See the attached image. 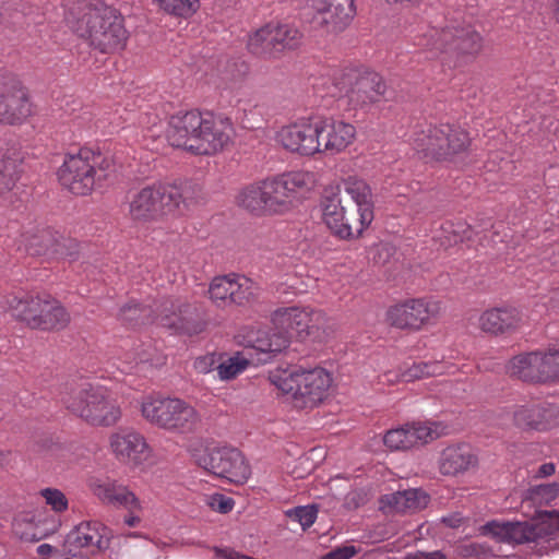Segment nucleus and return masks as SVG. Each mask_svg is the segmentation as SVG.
I'll return each instance as SVG.
<instances>
[{
  "label": "nucleus",
  "mask_w": 559,
  "mask_h": 559,
  "mask_svg": "<svg viewBox=\"0 0 559 559\" xmlns=\"http://www.w3.org/2000/svg\"><path fill=\"white\" fill-rule=\"evenodd\" d=\"M321 206L325 225L342 239L359 236L373 219L372 192L361 179L325 189Z\"/></svg>",
  "instance_id": "nucleus-1"
},
{
  "label": "nucleus",
  "mask_w": 559,
  "mask_h": 559,
  "mask_svg": "<svg viewBox=\"0 0 559 559\" xmlns=\"http://www.w3.org/2000/svg\"><path fill=\"white\" fill-rule=\"evenodd\" d=\"M64 21L100 52L122 49L128 39L123 17L100 0H63Z\"/></svg>",
  "instance_id": "nucleus-2"
},
{
  "label": "nucleus",
  "mask_w": 559,
  "mask_h": 559,
  "mask_svg": "<svg viewBox=\"0 0 559 559\" xmlns=\"http://www.w3.org/2000/svg\"><path fill=\"white\" fill-rule=\"evenodd\" d=\"M200 192V186L192 181L146 185L130 193L128 213L135 222H155L197 202Z\"/></svg>",
  "instance_id": "nucleus-3"
},
{
  "label": "nucleus",
  "mask_w": 559,
  "mask_h": 559,
  "mask_svg": "<svg viewBox=\"0 0 559 559\" xmlns=\"http://www.w3.org/2000/svg\"><path fill=\"white\" fill-rule=\"evenodd\" d=\"M109 167L99 154L84 148L78 154L67 155L57 175L61 186L73 194L87 195L108 178Z\"/></svg>",
  "instance_id": "nucleus-4"
},
{
  "label": "nucleus",
  "mask_w": 559,
  "mask_h": 559,
  "mask_svg": "<svg viewBox=\"0 0 559 559\" xmlns=\"http://www.w3.org/2000/svg\"><path fill=\"white\" fill-rule=\"evenodd\" d=\"M418 46L451 58L469 59L483 49V37L472 25L451 22L444 27H430L418 38Z\"/></svg>",
  "instance_id": "nucleus-5"
},
{
  "label": "nucleus",
  "mask_w": 559,
  "mask_h": 559,
  "mask_svg": "<svg viewBox=\"0 0 559 559\" xmlns=\"http://www.w3.org/2000/svg\"><path fill=\"white\" fill-rule=\"evenodd\" d=\"M4 309L32 329L60 330L70 322L63 306L49 296H16L5 298Z\"/></svg>",
  "instance_id": "nucleus-6"
},
{
  "label": "nucleus",
  "mask_w": 559,
  "mask_h": 559,
  "mask_svg": "<svg viewBox=\"0 0 559 559\" xmlns=\"http://www.w3.org/2000/svg\"><path fill=\"white\" fill-rule=\"evenodd\" d=\"M67 408L92 426L110 427L121 418L118 402L102 386L87 384L64 399Z\"/></svg>",
  "instance_id": "nucleus-7"
},
{
  "label": "nucleus",
  "mask_w": 559,
  "mask_h": 559,
  "mask_svg": "<svg viewBox=\"0 0 559 559\" xmlns=\"http://www.w3.org/2000/svg\"><path fill=\"white\" fill-rule=\"evenodd\" d=\"M274 383L284 394L290 396L295 407L312 408L329 395L332 378L323 368H314L285 371Z\"/></svg>",
  "instance_id": "nucleus-8"
},
{
  "label": "nucleus",
  "mask_w": 559,
  "mask_h": 559,
  "mask_svg": "<svg viewBox=\"0 0 559 559\" xmlns=\"http://www.w3.org/2000/svg\"><path fill=\"white\" fill-rule=\"evenodd\" d=\"M335 96L347 99L353 108H366L384 97L386 84L382 76L369 70L344 69L333 76Z\"/></svg>",
  "instance_id": "nucleus-9"
},
{
  "label": "nucleus",
  "mask_w": 559,
  "mask_h": 559,
  "mask_svg": "<svg viewBox=\"0 0 559 559\" xmlns=\"http://www.w3.org/2000/svg\"><path fill=\"white\" fill-rule=\"evenodd\" d=\"M141 412L151 424L177 432H190L201 420L197 409L180 399L147 397L142 403Z\"/></svg>",
  "instance_id": "nucleus-10"
},
{
  "label": "nucleus",
  "mask_w": 559,
  "mask_h": 559,
  "mask_svg": "<svg viewBox=\"0 0 559 559\" xmlns=\"http://www.w3.org/2000/svg\"><path fill=\"white\" fill-rule=\"evenodd\" d=\"M481 534L492 537L499 543L521 545L538 543L547 539L556 531L549 520L525 522L491 521L480 527Z\"/></svg>",
  "instance_id": "nucleus-11"
},
{
  "label": "nucleus",
  "mask_w": 559,
  "mask_h": 559,
  "mask_svg": "<svg viewBox=\"0 0 559 559\" xmlns=\"http://www.w3.org/2000/svg\"><path fill=\"white\" fill-rule=\"evenodd\" d=\"M316 185V175L309 171H292L264 180L272 214H282L294 206L297 193Z\"/></svg>",
  "instance_id": "nucleus-12"
},
{
  "label": "nucleus",
  "mask_w": 559,
  "mask_h": 559,
  "mask_svg": "<svg viewBox=\"0 0 559 559\" xmlns=\"http://www.w3.org/2000/svg\"><path fill=\"white\" fill-rule=\"evenodd\" d=\"M310 23L323 34L343 32L355 15L354 0H308Z\"/></svg>",
  "instance_id": "nucleus-13"
},
{
  "label": "nucleus",
  "mask_w": 559,
  "mask_h": 559,
  "mask_svg": "<svg viewBox=\"0 0 559 559\" xmlns=\"http://www.w3.org/2000/svg\"><path fill=\"white\" fill-rule=\"evenodd\" d=\"M198 463L209 473L235 484L243 483L250 475L242 454L234 448L211 449L199 457Z\"/></svg>",
  "instance_id": "nucleus-14"
},
{
  "label": "nucleus",
  "mask_w": 559,
  "mask_h": 559,
  "mask_svg": "<svg viewBox=\"0 0 559 559\" xmlns=\"http://www.w3.org/2000/svg\"><path fill=\"white\" fill-rule=\"evenodd\" d=\"M319 118H301L283 127L277 140L292 153L310 156L320 153Z\"/></svg>",
  "instance_id": "nucleus-15"
},
{
  "label": "nucleus",
  "mask_w": 559,
  "mask_h": 559,
  "mask_svg": "<svg viewBox=\"0 0 559 559\" xmlns=\"http://www.w3.org/2000/svg\"><path fill=\"white\" fill-rule=\"evenodd\" d=\"M158 320L163 326L189 335L198 334L204 329L199 309L179 299L163 302L159 306Z\"/></svg>",
  "instance_id": "nucleus-16"
},
{
  "label": "nucleus",
  "mask_w": 559,
  "mask_h": 559,
  "mask_svg": "<svg viewBox=\"0 0 559 559\" xmlns=\"http://www.w3.org/2000/svg\"><path fill=\"white\" fill-rule=\"evenodd\" d=\"M209 295L218 307L241 306L254 298L255 288L251 280L245 276L225 275L212 281Z\"/></svg>",
  "instance_id": "nucleus-17"
},
{
  "label": "nucleus",
  "mask_w": 559,
  "mask_h": 559,
  "mask_svg": "<svg viewBox=\"0 0 559 559\" xmlns=\"http://www.w3.org/2000/svg\"><path fill=\"white\" fill-rule=\"evenodd\" d=\"M440 312L437 301L412 299L389 309V322L399 329L418 330L429 323Z\"/></svg>",
  "instance_id": "nucleus-18"
},
{
  "label": "nucleus",
  "mask_w": 559,
  "mask_h": 559,
  "mask_svg": "<svg viewBox=\"0 0 559 559\" xmlns=\"http://www.w3.org/2000/svg\"><path fill=\"white\" fill-rule=\"evenodd\" d=\"M513 424L525 431H544L559 425V405L527 403L512 409Z\"/></svg>",
  "instance_id": "nucleus-19"
},
{
  "label": "nucleus",
  "mask_w": 559,
  "mask_h": 559,
  "mask_svg": "<svg viewBox=\"0 0 559 559\" xmlns=\"http://www.w3.org/2000/svg\"><path fill=\"white\" fill-rule=\"evenodd\" d=\"M31 115L27 93L15 79H0V122L13 124Z\"/></svg>",
  "instance_id": "nucleus-20"
},
{
  "label": "nucleus",
  "mask_w": 559,
  "mask_h": 559,
  "mask_svg": "<svg viewBox=\"0 0 559 559\" xmlns=\"http://www.w3.org/2000/svg\"><path fill=\"white\" fill-rule=\"evenodd\" d=\"M438 437L436 424H413L389 430L383 437V442L390 450L405 451L426 444Z\"/></svg>",
  "instance_id": "nucleus-21"
},
{
  "label": "nucleus",
  "mask_w": 559,
  "mask_h": 559,
  "mask_svg": "<svg viewBox=\"0 0 559 559\" xmlns=\"http://www.w3.org/2000/svg\"><path fill=\"white\" fill-rule=\"evenodd\" d=\"M109 447L116 459L123 463L140 464L148 455V445L139 432L121 428L109 437Z\"/></svg>",
  "instance_id": "nucleus-22"
},
{
  "label": "nucleus",
  "mask_w": 559,
  "mask_h": 559,
  "mask_svg": "<svg viewBox=\"0 0 559 559\" xmlns=\"http://www.w3.org/2000/svg\"><path fill=\"white\" fill-rule=\"evenodd\" d=\"M430 501L429 495L421 488H409L382 495L379 510L386 515L413 514L425 509Z\"/></svg>",
  "instance_id": "nucleus-23"
},
{
  "label": "nucleus",
  "mask_w": 559,
  "mask_h": 559,
  "mask_svg": "<svg viewBox=\"0 0 559 559\" xmlns=\"http://www.w3.org/2000/svg\"><path fill=\"white\" fill-rule=\"evenodd\" d=\"M545 354L543 350L522 353L511 358L506 365V372L511 378L531 383L548 382V368L545 364Z\"/></svg>",
  "instance_id": "nucleus-24"
},
{
  "label": "nucleus",
  "mask_w": 559,
  "mask_h": 559,
  "mask_svg": "<svg viewBox=\"0 0 559 559\" xmlns=\"http://www.w3.org/2000/svg\"><path fill=\"white\" fill-rule=\"evenodd\" d=\"M356 130L350 123L319 118L320 153L342 152L353 142Z\"/></svg>",
  "instance_id": "nucleus-25"
},
{
  "label": "nucleus",
  "mask_w": 559,
  "mask_h": 559,
  "mask_svg": "<svg viewBox=\"0 0 559 559\" xmlns=\"http://www.w3.org/2000/svg\"><path fill=\"white\" fill-rule=\"evenodd\" d=\"M522 321L515 308H495L481 313L478 322L481 331L497 335L516 330Z\"/></svg>",
  "instance_id": "nucleus-26"
},
{
  "label": "nucleus",
  "mask_w": 559,
  "mask_h": 559,
  "mask_svg": "<svg viewBox=\"0 0 559 559\" xmlns=\"http://www.w3.org/2000/svg\"><path fill=\"white\" fill-rule=\"evenodd\" d=\"M64 548L72 556L80 555L84 549L93 552L102 548V535L96 524L82 522L66 537Z\"/></svg>",
  "instance_id": "nucleus-27"
},
{
  "label": "nucleus",
  "mask_w": 559,
  "mask_h": 559,
  "mask_svg": "<svg viewBox=\"0 0 559 559\" xmlns=\"http://www.w3.org/2000/svg\"><path fill=\"white\" fill-rule=\"evenodd\" d=\"M245 347L255 349L257 352L267 355L271 353H280L288 345V337L283 333H270L260 328H249L239 335Z\"/></svg>",
  "instance_id": "nucleus-28"
},
{
  "label": "nucleus",
  "mask_w": 559,
  "mask_h": 559,
  "mask_svg": "<svg viewBox=\"0 0 559 559\" xmlns=\"http://www.w3.org/2000/svg\"><path fill=\"white\" fill-rule=\"evenodd\" d=\"M201 114L198 111H187L178 114L169 119L166 138L174 147L187 151L189 138L200 127Z\"/></svg>",
  "instance_id": "nucleus-29"
},
{
  "label": "nucleus",
  "mask_w": 559,
  "mask_h": 559,
  "mask_svg": "<svg viewBox=\"0 0 559 559\" xmlns=\"http://www.w3.org/2000/svg\"><path fill=\"white\" fill-rule=\"evenodd\" d=\"M93 491L100 501L115 507H122L130 513L141 509V503L135 495L116 481L96 484Z\"/></svg>",
  "instance_id": "nucleus-30"
},
{
  "label": "nucleus",
  "mask_w": 559,
  "mask_h": 559,
  "mask_svg": "<svg viewBox=\"0 0 559 559\" xmlns=\"http://www.w3.org/2000/svg\"><path fill=\"white\" fill-rule=\"evenodd\" d=\"M233 128L222 119L204 117L201 155L214 154L230 141Z\"/></svg>",
  "instance_id": "nucleus-31"
},
{
  "label": "nucleus",
  "mask_w": 559,
  "mask_h": 559,
  "mask_svg": "<svg viewBox=\"0 0 559 559\" xmlns=\"http://www.w3.org/2000/svg\"><path fill=\"white\" fill-rule=\"evenodd\" d=\"M477 459L472 449L466 445L448 447L440 459V471L444 475H456L474 467Z\"/></svg>",
  "instance_id": "nucleus-32"
},
{
  "label": "nucleus",
  "mask_w": 559,
  "mask_h": 559,
  "mask_svg": "<svg viewBox=\"0 0 559 559\" xmlns=\"http://www.w3.org/2000/svg\"><path fill=\"white\" fill-rule=\"evenodd\" d=\"M334 331V323L322 311L306 309V319H302L298 337L323 343L332 336Z\"/></svg>",
  "instance_id": "nucleus-33"
},
{
  "label": "nucleus",
  "mask_w": 559,
  "mask_h": 559,
  "mask_svg": "<svg viewBox=\"0 0 559 559\" xmlns=\"http://www.w3.org/2000/svg\"><path fill=\"white\" fill-rule=\"evenodd\" d=\"M237 203L239 206L257 215L272 214L264 180L246 187L238 194Z\"/></svg>",
  "instance_id": "nucleus-34"
},
{
  "label": "nucleus",
  "mask_w": 559,
  "mask_h": 559,
  "mask_svg": "<svg viewBox=\"0 0 559 559\" xmlns=\"http://www.w3.org/2000/svg\"><path fill=\"white\" fill-rule=\"evenodd\" d=\"M443 126L430 127L418 133L414 140L415 148L435 159L444 158L443 142L445 139Z\"/></svg>",
  "instance_id": "nucleus-35"
},
{
  "label": "nucleus",
  "mask_w": 559,
  "mask_h": 559,
  "mask_svg": "<svg viewBox=\"0 0 559 559\" xmlns=\"http://www.w3.org/2000/svg\"><path fill=\"white\" fill-rule=\"evenodd\" d=\"M58 240V233L49 228L38 229L23 235L26 253L34 257L50 259L53 243Z\"/></svg>",
  "instance_id": "nucleus-36"
},
{
  "label": "nucleus",
  "mask_w": 559,
  "mask_h": 559,
  "mask_svg": "<svg viewBox=\"0 0 559 559\" xmlns=\"http://www.w3.org/2000/svg\"><path fill=\"white\" fill-rule=\"evenodd\" d=\"M302 319H306V309L297 307L281 308L274 311L272 323L278 330L277 333H283L289 338L290 332H295L297 336L299 335Z\"/></svg>",
  "instance_id": "nucleus-37"
},
{
  "label": "nucleus",
  "mask_w": 559,
  "mask_h": 559,
  "mask_svg": "<svg viewBox=\"0 0 559 559\" xmlns=\"http://www.w3.org/2000/svg\"><path fill=\"white\" fill-rule=\"evenodd\" d=\"M445 139L443 142L444 158L447 160H455L462 158L466 154L469 146L468 134L459 128L443 124Z\"/></svg>",
  "instance_id": "nucleus-38"
},
{
  "label": "nucleus",
  "mask_w": 559,
  "mask_h": 559,
  "mask_svg": "<svg viewBox=\"0 0 559 559\" xmlns=\"http://www.w3.org/2000/svg\"><path fill=\"white\" fill-rule=\"evenodd\" d=\"M273 24H266L257 29L248 39V49L255 56L271 58L277 55L274 43Z\"/></svg>",
  "instance_id": "nucleus-39"
},
{
  "label": "nucleus",
  "mask_w": 559,
  "mask_h": 559,
  "mask_svg": "<svg viewBox=\"0 0 559 559\" xmlns=\"http://www.w3.org/2000/svg\"><path fill=\"white\" fill-rule=\"evenodd\" d=\"M274 43L277 53L298 48L302 41V34L289 24H273Z\"/></svg>",
  "instance_id": "nucleus-40"
},
{
  "label": "nucleus",
  "mask_w": 559,
  "mask_h": 559,
  "mask_svg": "<svg viewBox=\"0 0 559 559\" xmlns=\"http://www.w3.org/2000/svg\"><path fill=\"white\" fill-rule=\"evenodd\" d=\"M253 362L250 353H237L234 356L219 360L217 365L218 377L222 380H230L242 372L249 364Z\"/></svg>",
  "instance_id": "nucleus-41"
},
{
  "label": "nucleus",
  "mask_w": 559,
  "mask_h": 559,
  "mask_svg": "<svg viewBox=\"0 0 559 559\" xmlns=\"http://www.w3.org/2000/svg\"><path fill=\"white\" fill-rule=\"evenodd\" d=\"M152 313L153 310L150 306L129 302L120 308L118 318L126 324L136 326L152 322Z\"/></svg>",
  "instance_id": "nucleus-42"
},
{
  "label": "nucleus",
  "mask_w": 559,
  "mask_h": 559,
  "mask_svg": "<svg viewBox=\"0 0 559 559\" xmlns=\"http://www.w3.org/2000/svg\"><path fill=\"white\" fill-rule=\"evenodd\" d=\"M164 12L187 17L197 10L198 0H153Z\"/></svg>",
  "instance_id": "nucleus-43"
},
{
  "label": "nucleus",
  "mask_w": 559,
  "mask_h": 559,
  "mask_svg": "<svg viewBox=\"0 0 559 559\" xmlns=\"http://www.w3.org/2000/svg\"><path fill=\"white\" fill-rule=\"evenodd\" d=\"M443 366L440 362H417L409 367L403 374L405 381H413L424 377L441 374Z\"/></svg>",
  "instance_id": "nucleus-44"
},
{
  "label": "nucleus",
  "mask_w": 559,
  "mask_h": 559,
  "mask_svg": "<svg viewBox=\"0 0 559 559\" xmlns=\"http://www.w3.org/2000/svg\"><path fill=\"white\" fill-rule=\"evenodd\" d=\"M78 254V242L74 239L67 238L58 233V240L52 246L50 259L74 260Z\"/></svg>",
  "instance_id": "nucleus-45"
},
{
  "label": "nucleus",
  "mask_w": 559,
  "mask_h": 559,
  "mask_svg": "<svg viewBox=\"0 0 559 559\" xmlns=\"http://www.w3.org/2000/svg\"><path fill=\"white\" fill-rule=\"evenodd\" d=\"M17 179L16 164L12 158L0 159V194L10 191Z\"/></svg>",
  "instance_id": "nucleus-46"
},
{
  "label": "nucleus",
  "mask_w": 559,
  "mask_h": 559,
  "mask_svg": "<svg viewBox=\"0 0 559 559\" xmlns=\"http://www.w3.org/2000/svg\"><path fill=\"white\" fill-rule=\"evenodd\" d=\"M287 515L293 521L298 522L304 530L310 527L317 519V508L314 506L297 507L287 511Z\"/></svg>",
  "instance_id": "nucleus-47"
},
{
  "label": "nucleus",
  "mask_w": 559,
  "mask_h": 559,
  "mask_svg": "<svg viewBox=\"0 0 559 559\" xmlns=\"http://www.w3.org/2000/svg\"><path fill=\"white\" fill-rule=\"evenodd\" d=\"M40 495L55 512H63L68 509V499L59 489L45 488L40 491Z\"/></svg>",
  "instance_id": "nucleus-48"
},
{
  "label": "nucleus",
  "mask_w": 559,
  "mask_h": 559,
  "mask_svg": "<svg viewBox=\"0 0 559 559\" xmlns=\"http://www.w3.org/2000/svg\"><path fill=\"white\" fill-rule=\"evenodd\" d=\"M543 352L546 358L545 364L548 367L546 368L548 382L556 381L559 379V345H554Z\"/></svg>",
  "instance_id": "nucleus-49"
},
{
  "label": "nucleus",
  "mask_w": 559,
  "mask_h": 559,
  "mask_svg": "<svg viewBox=\"0 0 559 559\" xmlns=\"http://www.w3.org/2000/svg\"><path fill=\"white\" fill-rule=\"evenodd\" d=\"M532 493L535 500H538L540 503L548 504L558 497L559 483H550L535 486L532 489Z\"/></svg>",
  "instance_id": "nucleus-50"
},
{
  "label": "nucleus",
  "mask_w": 559,
  "mask_h": 559,
  "mask_svg": "<svg viewBox=\"0 0 559 559\" xmlns=\"http://www.w3.org/2000/svg\"><path fill=\"white\" fill-rule=\"evenodd\" d=\"M221 357H217L215 354H206L204 356H200L194 360V368L200 373H207L214 369L217 370V365L219 364Z\"/></svg>",
  "instance_id": "nucleus-51"
},
{
  "label": "nucleus",
  "mask_w": 559,
  "mask_h": 559,
  "mask_svg": "<svg viewBox=\"0 0 559 559\" xmlns=\"http://www.w3.org/2000/svg\"><path fill=\"white\" fill-rule=\"evenodd\" d=\"M207 504L214 511L227 513L233 509L234 500L231 498L225 497L224 495L215 493L209 497Z\"/></svg>",
  "instance_id": "nucleus-52"
},
{
  "label": "nucleus",
  "mask_w": 559,
  "mask_h": 559,
  "mask_svg": "<svg viewBox=\"0 0 559 559\" xmlns=\"http://www.w3.org/2000/svg\"><path fill=\"white\" fill-rule=\"evenodd\" d=\"M203 124H204V116L200 117V127L195 128L191 136L189 138V142L187 145V151L192 152L194 154L201 155L202 148V138H203Z\"/></svg>",
  "instance_id": "nucleus-53"
},
{
  "label": "nucleus",
  "mask_w": 559,
  "mask_h": 559,
  "mask_svg": "<svg viewBox=\"0 0 559 559\" xmlns=\"http://www.w3.org/2000/svg\"><path fill=\"white\" fill-rule=\"evenodd\" d=\"M155 350L151 345L143 347L140 352L136 353L134 360L140 364H150L151 366H158L162 364V359L154 358Z\"/></svg>",
  "instance_id": "nucleus-54"
},
{
  "label": "nucleus",
  "mask_w": 559,
  "mask_h": 559,
  "mask_svg": "<svg viewBox=\"0 0 559 559\" xmlns=\"http://www.w3.org/2000/svg\"><path fill=\"white\" fill-rule=\"evenodd\" d=\"M356 554L357 550L354 546H342L330 551L322 559H350Z\"/></svg>",
  "instance_id": "nucleus-55"
},
{
  "label": "nucleus",
  "mask_w": 559,
  "mask_h": 559,
  "mask_svg": "<svg viewBox=\"0 0 559 559\" xmlns=\"http://www.w3.org/2000/svg\"><path fill=\"white\" fill-rule=\"evenodd\" d=\"M468 522V518L463 516L460 512H454L441 518V523L450 528H459Z\"/></svg>",
  "instance_id": "nucleus-56"
},
{
  "label": "nucleus",
  "mask_w": 559,
  "mask_h": 559,
  "mask_svg": "<svg viewBox=\"0 0 559 559\" xmlns=\"http://www.w3.org/2000/svg\"><path fill=\"white\" fill-rule=\"evenodd\" d=\"M404 559H445V557L441 551H416L414 554H408Z\"/></svg>",
  "instance_id": "nucleus-57"
},
{
  "label": "nucleus",
  "mask_w": 559,
  "mask_h": 559,
  "mask_svg": "<svg viewBox=\"0 0 559 559\" xmlns=\"http://www.w3.org/2000/svg\"><path fill=\"white\" fill-rule=\"evenodd\" d=\"M555 473V465L552 463H545L538 468L537 475L540 477H548Z\"/></svg>",
  "instance_id": "nucleus-58"
},
{
  "label": "nucleus",
  "mask_w": 559,
  "mask_h": 559,
  "mask_svg": "<svg viewBox=\"0 0 559 559\" xmlns=\"http://www.w3.org/2000/svg\"><path fill=\"white\" fill-rule=\"evenodd\" d=\"M139 522H140L139 516H135V515H132V514L124 519V523L128 526H135Z\"/></svg>",
  "instance_id": "nucleus-59"
},
{
  "label": "nucleus",
  "mask_w": 559,
  "mask_h": 559,
  "mask_svg": "<svg viewBox=\"0 0 559 559\" xmlns=\"http://www.w3.org/2000/svg\"><path fill=\"white\" fill-rule=\"evenodd\" d=\"M52 551V547L48 544H43L38 547V552L40 555H48Z\"/></svg>",
  "instance_id": "nucleus-60"
},
{
  "label": "nucleus",
  "mask_w": 559,
  "mask_h": 559,
  "mask_svg": "<svg viewBox=\"0 0 559 559\" xmlns=\"http://www.w3.org/2000/svg\"><path fill=\"white\" fill-rule=\"evenodd\" d=\"M554 16L556 21L559 23V0H555L554 2Z\"/></svg>",
  "instance_id": "nucleus-61"
},
{
  "label": "nucleus",
  "mask_w": 559,
  "mask_h": 559,
  "mask_svg": "<svg viewBox=\"0 0 559 559\" xmlns=\"http://www.w3.org/2000/svg\"><path fill=\"white\" fill-rule=\"evenodd\" d=\"M245 74H246V70H242V71H241V70H238V74H237V75H234V74H233V75H231V78H230V81H235V82H236V81H239V80H241V79H242V76H243Z\"/></svg>",
  "instance_id": "nucleus-62"
},
{
  "label": "nucleus",
  "mask_w": 559,
  "mask_h": 559,
  "mask_svg": "<svg viewBox=\"0 0 559 559\" xmlns=\"http://www.w3.org/2000/svg\"><path fill=\"white\" fill-rule=\"evenodd\" d=\"M551 300H552L555 304H558V305H559V288H557L556 290H554L552 296H551Z\"/></svg>",
  "instance_id": "nucleus-63"
},
{
  "label": "nucleus",
  "mask_w": 559,
  "mask_h": 559,
  "mask_svg": "<svg viewBox=\"0 0 559 559\" xmlns=\"http://www.w3.org/2000/svg\"><path fill=\"white\" fill-rule=\"evenodd\" d=\"M266 359L265 358H258V362H265Z\"/></svg>",
  "instance_id": "nucleus-64"
}]
</instances>
